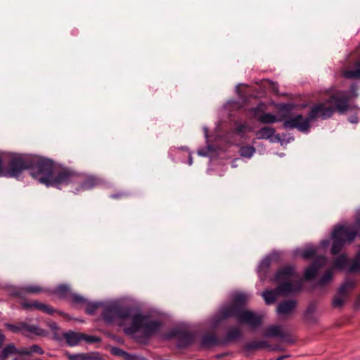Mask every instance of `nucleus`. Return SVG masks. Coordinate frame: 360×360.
<instances>
[{
    "instance_id": "1",
    "label": "nucleus",
    "mask_w": 360,
    "mask_h": 360,
    "mask_svg": "<svg viewBox=\"0 0 360 360\" xmlns=\"http://www.w3.org/2000/svg\"><path fill=\"white\" fill-rule=\"evenodd\" d=\"M30 175L41 184L47 186L60 188L68 184H76L80 180L79 175L63 169L57 171L52 161L42 158H32Z\"/></svg>"
},
{
    "instance_id": "2",
    "label": "nucleus",
    "mask_w": 360,
    "mask_h": 360,
    "mask_svg": "<svg viewBox=\"0 0 360 360\" xmlns=\"http://www.w3.org/2000/svg\"><path fill=\"white\" fill-rule=\"evenodd\" d=\"M275 281L278 283L275 290H267L262 293L267 304L274 303L278 295H287L300 290L302 288V281L299 275L290 266L281 268L275 275Z\"/></svg>"
},
{
    "instance_id": "3",
    "label": "nucleus",
    "mask_w": 360,
    "mask_h": 360,
    "mask_svg": "<svg viewBox=\"0 0 360 360\" xmlns=\"http://www.w3.org/2000/svg\"><path fill=\"white\" fill-rule=\"evenodd\" d=\"M349 99L345 91H336L332 94L328 99L314 105L309 115L313 121L317 118H329L335 111L342 114L349 108Z\"/></svg>"
},
{
    "instance_id": "4",
    "label": "nucleus",
    "mask_w": 360,
    "mask_h": 360,
    "mask_svg": "<svg viewBox=\"0 0 360 360\" xmlns=\"http://www.w3.org/2000/svg\"><path fill=\"white\" fill-rule=\"evenodd\" d=\"M160 328V323L159 321H151L147 316L137 314L132 316L130 325L124 330L127 335L140 332L143 337L149 338L155 334Z\"/></svg>"
},
{
    "instance_id": "5",
    "label": "nucleus",
    "mask_w": 360,
    "mask_h": 360,
    "mask_svg": "<svg viewBox=\"0 0 360 360\" xmlns=\"http://www.w3.org/2000/svg\"><path fill=\"white\" fill-rule=\"evenodd\" d=\"M219 314L221 319L234 316L239 322L246 323L253 328L259 326L262 322V318L252 311L236 306L223 307L219 311Z\"/></svg>"
},
{
    "instance_id": "6",
    "label": "nucleus",
    "mask_w": 360,
    "mask_h": 360,
    "mask_svg": "<svg viewBox=\"0 0 360 360\" xmlns=\"http://www.w3.org/2000/svg\"><path fill=\"white\" fill-rule=\"evenodd\" d=\"M103 317L105 321L123 326L124 329L130 325L132 319L128 308L121 307L117 304L108 305L103 312Z\"/></svg>"
},
{
    "instance_id": "7",
    "label": "nucleus",
    "mask_w": 360,
    "mask_h": 360,
    "mask_svg": "<svg viewBox=\"0 0 360 360\" xmlns=\"http://www.w3.org/2000/svg\"><path fill=\"white\" fill-rule=\"evenodd\" d=\"M357 235V229L354 226H340L336 227L333 233V243L331 253L337 255L346 243H351Z\"/></svg>"
},
{
    "instance_id": "8",
    "label": "nucleus",
    "mask_w": 360,
    "mask_h": 360,
    "mask_svg": "<svg viewBox=\"0 0 360 360\" xmlns=\"http://www.w3.org/2000/svg\"><path fill=\"white\" fill-rule=\"evenodd\" d=\"M32 157H15L11 160L8 167L4 169L0 157V176L18 177L24 170L32 167Z\"/></svg>"
},
{
    "instance_id": "9",
    "label": "nucleus",
    "mask_w": 360,
    "mask_h": 360,
    "mask_svg": "<svg viewBox=\"0 0 360 360\" xmlns=\"http://www.w3.org/2000/svg\"><path fill=\"white\" fill-rule=\"evenodd\" d=\"M282 120H283V127L285 129H297L302 132H305L310 128V122L311 120L308 115L304 117L300 114L294 115H287L285 114L282 115Z\"/></svg>"
},
{
    "instance_id": "10",
    "label": "nucleus",
    "mask_w": 360,
    "mask_h": 360,
    "mask_svg": "<svg viewBox=\"0 0 360 360\" xmlns=\"http://www.w3.org/2000/svg\"><path fill=\"white\" fill-rule=\"evenodd\" d=\"M354 285V281L347 280L340 287L333 300L334 307H342L343 306Z\"/></svg>"
},
{
    "instance_id": "11",
    "label": "nucleus",
    "mask_w": 360,
    "mask_h": 360,
    "mask_svg": "<svg viewBox=\"0 0 360 360\" xmlns=\"http://www.w3.org/2000/svg\"><path fill=\"white\" fill-rule=\"evenodd\" d=\"M6 327L14 333H21L22 334L33 333L37 335H43L44 330L34 326L29 325L25 322H20L18 324H6Z\"/></svg>"
},
{
    "instance_id": "12",
    "label": "nucleus",
    "mask_w": 360,
    "mask_h": 360,
    "mask_svg": "<svg viewBox=\"0 0 360 360\" xmlns=\"http://www.w3.org/2000/svg\"><path fill=\"white\" fill-rule=\"evenodd\" d=\"M327 262V259L323 256L318 257L313 264L309 266L304 272V277L306 279L309 280L314 278L323 266H325Z\"/></svg>"
},
{
    "instance_id": "13",
    "label": "nucleus",
    "mask_w": 360,
    "mask_h": 360,
    "mask_svg": "<svg viewBox=\"0 0 360 360\" xmlns=\"http://www.w3.org/2000/svg\"><path fill=\"white\" fill-rule=\"evenodd\" d=\"M21 306L25 309L33 310L37 309L44 313L51 314L53 312V309L50 305L34 301L32 302H22Z\"/></svg>"
},
{
    "instance_id": "14",
    "label": "nucleus",
    "mask_w": 360,
    "mask_h": 360,
    "mask_svg": "<svg viewBox=\"0 0 360 360\" xmlns=\"http://www.w3.org/2000/svg\"><path fill=\"white\" fill-rule=\"evenodd\" d=\"M80 180L79 182H76V184H79V188L76 187V191H85L91 189L96 186H97L99 183V181L97 178L94 176H87L86 178L79 176Z\"/></svg>"
},
{
    "instance_id": "15",
    "label": "nucleus",
    "mask_w": 360,
    "mask_h": 360,
    "mask_svg": "<svg viewBox=\"0 0 360 360\" xmlns=\"http://www.w3.org/2000/svg\"><path fill=\"white\" fill-rule=\"evenodd\" d=\"M295 300H287L282 302L277 306V313L280 315L286 316L290 314L296 307Z\"/></svg>"
},
{
    "instance_id": "16",
    "label": "nucleus",
    "mask_w": 360,
    "mask_h": 360,
    "mask_svg": "<svg viewBox=\"0 0 360 360\" xmlns=\"http://www.w3.org/2000/svg\"><path fill=\"white\" fill-rule=\"evenodd\" d=\"M344 77L350 79H360V61H356L352 69L345 70L342 72Z\"/></svg>"
},
{
    "instance_id": "17",
    "label": "nucleus",
    "mask_w": 360,
    "mask_h": 360,
    "mask_svg": "<svg viewBox=\"0 0 360 360\" xmlns=\"http://www.w3.org/2000/svg\"><path fill=\"white\" fill-rule=\"evenodd\" d=\"M250 297L248 294L243 292H236L233 295V303L227 306H236L240 308L248 302Z\"/></svg>"
},
{
    "instance_id": "18",
    "label": "nucleus",
    "mask_w": 360,
    "mask_h": 360,
    "mask_svg": "<svg viewBox=\"0 0 360 360\" xmlns=\"http://www.w3.org/2000/svg\"><path fill=\"white\" fill-rule=\"evenodd\" d=\"M83 333L69 332L64 334V338L65 339L68 345L72 347L77 345L81 340H82Z\"/></svg>"
},
{
    "instance_id": "19",
    "label": "nucleus",
    "mask_w": 360,
    "mask_h": 360,
    "mask_svg": "<svg viewBox=\"0 0 360 360\" xmlns=\"http://www.w3.org/2000/svg\"><path fill=\"white\" fill-rule=\"evenodd\" d=\"M264 335L266 337H283L285 335L283 327L281 326L273 325L265 330Z\"/></svg>"
},
{
    "instance_id": "20",
    "label": "nucleus",
    "mask_w": 360,
    "mask_h": 360,
    "mask_svg": "<svg viewBox=\"0 0 360 360\" xmlns=\"http://www.w3.org/2000/svg\"><path fill=\"white\" fill-rule=\"evenodd\" d=\"M275 133V129L272 127H264L257 131L256 136L259 139H268Z\"/></svg>"
},
{
    "instance_id": "21",
    "label": "nucleus",
    "mask_w": 360,
    "mask_h": 360,
    "mask_svg": "<svg viewBox=\"0 0 360 360\" xmlns=\"http://www.w3.org/2000/svg\"><path fill=\"white\" fill-rule=\"evenodd\" d=\"M258 120L263 124H272L281 121L282 117L281 118H277L276 116L273 114L262 113L260 116H259Z\"/></svg>"
},
{
    "instance_id": "22",
    "label": "nucleus",
    "mask_w": 360,
    "mask_h": 360,
    "mask_svg": "<svg viewBox=\"0 0 360 360\" xmlns=\"http://www.w3.org/2000/svg\"><path fill=\"white\" fill-rule=\"evenodd\" d=\"M68 358L71 360H100L99 356L95 354H70Z\"/></svg>"
},
{
    "instance_id": "23",
    "label": "nucleus",
    "mask_w": 360,
    "mask_h": 360,
    "mask_svg": "<svg viewBox=\"0 0 360 360\" xmlns=\"http://www.w3.org/2000/svg\"><path fill=\"white\" fill-rule=\"evenodd\" d=\"M193 341V335L191 332H184L179 337V345L186 347Z\"/></svg>"
},
{
    "instance_id": "24",
    "label": "nucleus",
    "mask_w": 360,
    "mask_h": 360,
    "mask_svg": "<svg viewBox=\"0 0 360 360\" xmlns=\"http://www.w3.org/2000/svg\"><path fill=\"white\" fill-rule=\"evenodd\" d=\"M20 352L24 355H30L32 353H37L42 354H44V350L39 345H34L31 346L30 348H22L20 349Z\"/></svg>"
},
{
    "instance_id": "25",
    "label": "nucleus",
    "mask_w": 360,
    "mask_h": 360,
    "mask_svg": "<svg viewBox=\"0 0 360 360\" xmlns=\"http://www.w3.org/2000/svg\"><path fill=\"white\" fill-rule=\"evenodd\" d=\"M20 349L18 350L13 344L6 345L2 350V357L4 359L7 358L10 354H22L20 352Z\"/></svg>"
},
{
    "instance_id": "26",
    "label": "nucleus",
    "mask_w": 360,
    "mask_h": 360,
    "mask_svg": "<svg viewBox=\"0 0 360 360\" xmlns=\"http://www.w3.org/2000/svg\"><path fill=\"white\" fill-rule=\"evenodd\" d=\"M54 293L61 298L67 297L70 295V288L68 285H60L56 288Z\"/></svg>"
},
{
    "instance_id": "27",
    "label": "nucleus",
    "mask_w": 360,
    "mask_h": 360,
    "mask_svg": "<svg viewBox=\"0 0 360 360\" xmlns=\"http://www.w3.org/2000/svg\"><path fill=\"white\" fill-rule=\"evenodd\" d=\"M255 153V148L252 146H244L239 150L240 155L247 158H251Z\"/></svg>"
},
{
    "instance_id": "28",
    "label": "nucleus",
    "mask_w": 360,
    "mask_h": 360,
    "mask_svg": "<svg viewBox=\"0 0 360 360\" xmlns=\"http://www.w3.org/2000/svg\"><path fill=\"white\" fill-rule=\"evenodd\" d=\"M218 344V340L214 335H207L202 340V345L205 347H211Z\"/></svg>"
},
{
    "instance_id": "29",
    "label": "nucleus",
    "mask_w": 360,
    "mask_h": 360,
    "mask_svg": "<svg viewBox=\"0 0 360 360\" xmlns=\"http://www.w3.org/2000/svg\"><path fill=\"white\" fill-rule=\"evenodd\" d=\"M240 335V330L238 327H233L228 330L226 340L233 341L238 339Z\"/></svg>"
},
{
    "instance_id": "30",
    "label": "nucleus",
    "mask_w": 360,
    "mask_h": 360,
    "mask_svg": "<svg viewBox=\"0 0 360 360\" xmlns=\"http://www.w3.org/2000/svg\"><path fill=\"white\" fill-rule=\"evenodd\" d=\"M347 263V257L345 255H340L337 257L334 261V267L340 269H342Z\"/></svg>"
},
{
    "instance_id": "31",
    "label": "nucleus",
    "mask_w": 360,
    "mask_h": 360,
    "mask_svg": "<svg viewBox=\"0 0 360 360\" xmlns=\"http://www.w3.org/2000/svg\"><path fill=\"white\" fill-rule=\"evenodd\" d=\"M25 292L38 294L44 291L43 288L38 285H27L23 288Z\"/></svg>"
},
{
    "instance_id": "32",
    "label": "nucleus",
    "mask_w": 360,
    "mask_h": 360,
    "mask_svg": "<svg viewBox=\"0 0 360 360\" xmlns=\"http://www.w3.org/2000/svg\"><path fill=\"white\" fill-rule=\"evenodd\" d=\"M360 271V255H358L356 258L352 261V263L349 269V272H356Z\"/></svg>"
},
{
    "instance_id": "33",
    "label": "nucleus",
    "mask_w": 360,
    "mask_h": 360,
    "mask_svg": "<svg viewBox=\"0 0 360 360\" xmlns=\"http://www.w3.org/2000/svg\"><path fill=\"white\" fill-rule=\"evenodd\" d=\"M316 310V305L314 303L310 304L305 312V318L308 321L312 320V316Z\"/></svg>"
},
{
    "instance_id": "34",
    "label": "nucleus",
    "mask_w": 360,
    "mask_h": 360,
    "mask_svg": "<svg viewBox=\"0 0 360 360\" xmlns=\"http://www.w3.org/2000/svg\"><path fill=\"white\" fill-rule=\"evenodd\" d=\"M265 110V105L264 103H260L257 107L251 108V112L254 115L255 117H257V119L259 116H260Z\"/></svg>"
},
{
    "instance_id": "35",
    "label": "nucleus",
    "mask_w": 360,
    "mask_h": 360,
    "mask_svg": "<svg viewBox=\"0 0 360 360\" xmlns=\"http://www.w3.org/2000/svg\"><path fill=\"white\" fill-rule=\"evenodd\" d=\"M316 255V249L309 248L302 251L301 256L304 259H309Z\"/></svg>"
},
{
    "instance_id": "36",
    "label": "nucleus",
    "mask_w": 360,
    "mask_h": 360,
    "mask_svg": "<svg viewBox=\"0 0 360 360\" xmlns=\"http://www.w3.org/2000/svg\"><path fill=\"white\" fill-rule=\"evenodd\" d=\"M333 276V272L332 270L329 269L328 270L324 275L321 278L319 283L321 285L326 284Z\"/></svg>"
},
{
    "instance_id": "37",
    "label": "nucleus",
    "mask_w": 360,
    "mask_h": 360,
    "mask_svg": "<svg viewBox=\"0 0 360 360\" xmlns=\"http://www.w3.org/2000/svg\"><path fill=\"white\" fill-rule=\"evenodd\" d=\"M98 307V303H88L86 304V311L89 314H93Z\"/></svg>"
},
{
    "instance_id": "38",
    "label": "nucleus",
    "mask_w": 360,
    "mask_h": 360,
    "mask_svg": "<svg viewBox=\"0 0 360 360\" xmlns=\"http://www.w3.org/2000/svg\"><path fill=\"white\" fill-rule=\"evenodd\" d=\"M128 195H129V194L127 192L119 191V192H117L115 193L110 195V197L113 199H121V198H126Z\"/></svg>"
},
{
    "instance_id": "39",
    "label": "nucleus",
    "mask_w": 360,
    "mask_h": 360,
    "mask_svg": "<svg viewBox=\"0 0 360 360\" xmlns=\"http://www.w3.org/2000/svg\"><path fill=\"white\" fill-rule=\"evenodd\" d=\"M246 347L248 349H261L258 340H254V341H251V342H248L246 345Z\"/></svg>"
},
{
    "instance_id": "40",
    "label": "nucleus",
    "mask_w": 360,
    "mask_h": 360,
    "mask_svg": "<svg viewBox=\"0 0 360 360\" xmlns=\"http://www.w3.org/2000/svg\"><path fill=\"white\" fill-rule=\"evenodd\" d=\"M82 340L90 343L96 342L99 340V339L95 336L86 335L84 334H83Z\"/></svg>"
},
{
    "instance_id": "41",
    "label": "nucleus",
    "mask_w": 360,
    "mask_h": 360,
    "mask_svg": "<svg viewBox=\"0 0 360 360\" xmlns=\"http://www.w3.org/2000/svg\"><path fill=\"white\" fill-rule=\"evenodd\" d=\"M72 301L75 303L80 304V303H84L85 302V299L84 297H82V296L78 295H72Z\"/></svg>"
},
{
    "instance_id": "42",
    "label": "nucleus",
    "mask_w": 360,
    "mask_h": 360,
    "mask_svg": "<svg viewBox=\"0 0 360 360\" xmlns=\"http://www.w3.org/2000/svg\"><path fill=\"white\" fill-rule=\"evenodd\" d=\"M112 353L115 355L120 356L122 357H123L124 355H126L124 351H123L122 349L117 348V347L112 348Z\"/></svg>"
},
{
    "instance_id": "43",
    "label": "nucleus",
    "mask_w": 360,
    "mask_h": 360,
    "mask_svg": "<svg viewBox=\"0 0 360 360\" xmlns=\"http://www.w3.org/2000/svg\"><path fill=\"white\" fill-rule=\"evenodd\" d=\"M248 126L245 124H240L236 127V131L238 134H243L247 131Z\"/></svg>"
},
{
    "instance_id": "44",
    "label": "nucleus",
    "mask_w": 360,
    "mask_h": 360,
    "mask_svg": "<svg viewBox=\"0 0 360 360\" xmlns=\"http://www.w3.org/2000/svg\"><path fill=\"white\" fill-rule=\"evenodd\" d=\"M258 342L261 349L266 348L269 346V343L265 340H258Z\"/></svg>"
},
{
    "instance_id": "45",
    "label": "nucleus",
    "mask_w": 360,
    "mask_h": 360,
    "mask_svg": "<svg viewBox=\"0 0 360 360\" xmlns=\"http://www.w3.org/2000/svg\"><path fill=\"white\" fill-rule=\"evenodd\" d=\"M269 264H270L269 259H264L261 263L259 268L260 269H262V267L268 268Z\"/></svg>"
},
{
    "instance_id": "46",
    "label": "nucleus",
    "mask_w": 360,
    "mask_h": 360,
    "mask_svg": "<svg viewBox=\"0 0 360 360\" xmlns=\"http://www.w3.org/2000/svg\"><path fill=\"white\" fill-rule=\"evenodd\" d=\"M125 354L126 355H124L123 358L125 359V360H134L135 359V356L125 352Z\"/></svg>"
},
{
    "instance_id": "47",
    "label": "nucleus",
    "mask_w": 360,
    "mask_h": 360,
    "mask_svg": "<svg viewBox=\"0 0 360 360\" xmlns=\"http://www.w3.org/2000/svg\"><path fill=\"white\" fill-rule=\"evenodd\" d=\"M5 340V337L4 335L1 333V332L0 331V347H1L3 342H4Z\"/></svg>"
},
{
    "instance_id": "48",
    "label": "nucleus",
    "mask_w": 360,
    "mask_h": 360,
    "mask_svg": "<svg viewBox=\"0 0 360 360\" xmlns=\"http://www.w3.org/2000/svg\"><path fill=\"white\" fill-rule=\"evenodd\" d=\"M282 110H290L291 108H290L289 105H285L282 108H281Z\"/></svg>"
},
{
    "instance_id": "49",
    "label": "nucleus",
    "mask_w": 360,
    "mask_h": 360,
    "mask_svg": "<svg viewBox=\"0 0 360 360\" xmlns=\"http://www.w3.org/2000/svg\"><path fill=\"white\" fill-rule=\"evenodd\" d=\"M188 163H189V165H192V163H193V160H192V158H191V156L189 157V161H188Z\"/></svg>"
},
{
    "instance_id": "50",
    "label": "nucleus",
    "mask_w": 360,
    "mask_h": 360,
    "mask_svg": "<svg viewBox=\"0 0 360 360\" xmlns=\"http://www.w3.org/2000/svg\"><path fill=\"white\" fill-rule=\"evenodd\" d=\"M176 335L175 333H172L169 335V338H172V337H174V336H176Z\"/></svg>"
},
{
    "instance_id": "51",
    "label": "nucleus",
    "mask_w": 360,
    "mask_h": 360,
    "mask_svg": "<svg viewBox=\"0 0 360 360\" xmlns=\"http://www.w3.org/2000/svg\"><path fill=\"white\" fill-rule=\"evenodd\" d=\"M283 356H280V357L277 358L276 360H281V359H283Z\"/></svg>"
},
{
    "instance_id": "52",
    "label": "nucleus",
    "mask_w": 360,
    "mask_h": 360,
    "mask_svg": "<svg viewBox=\"0 0 360 360\" xmlns=\"http://www.w3.org/2000/svg\"><path fill=\"white\" fill-rule=\"evenodd\" d=\"M352 122H356V121L354 120V118H352V120H351Z\"/></svg>"
},
{
    "instance_id": "53",
    "label": "nucleus",
    "mask_w": 360,
    "mask_h": 360,
    "mask_svg": "<svg viewBox=\"0 0 360 360\" xmlns=\"http://www.w3.org/2000/svg\"><path fill=\"white\" fill-rule=\"evenodd\" d=\"M352 122H356V121L354 120V118H352V120H351Z\"/></svg>"
}]
</instances>
